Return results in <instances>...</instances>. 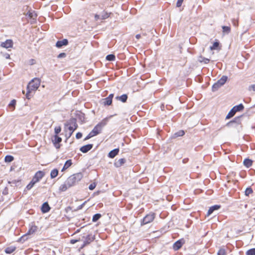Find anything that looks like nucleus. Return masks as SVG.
Returning <instances> with one entry per match:
<instances>
[{"instance_id": "nucleus-62", "label": "nucleus", "mask_w": 255, "mask_h": 255, "mask_svg": "<svg viewBox=\"0 0 255 255\" xmlns=\"http://www.w3.org/2000/svg\"><path fill=\"white\" fill-rule=\"evenodd\" d=\"M23 94H24V91H22Z\"/></svg>"}, {"instance_id": "nucleus-41", "label": "nucleus", "mask_w": 255, "mask_h": 255, "mask_svg": "<svg viewBox=\"0 0 255 255\" xmlns=\"http://www.w3.org/2000/svg\"><path fill=\"white\" fill-rule=\"evenodd\" d=\"M200 62H204L206 64L208 63L210 60L208 58L201 57V59L199 60Z\"/></svg>"}, {"instance_id": "nucleus-55", "label": "nucleus", "mask_w": 255, "mask_h": 255, "mask_svg": "<svg viewBox=\"0 0 255 255\" xmlns=\"http://www.w3.org/2000/svg\"><path fill=\"white\" fill-rule=\"evenodd\" d=\"M113 97H114V94H110V95L108 97V98H110V99H111V100H112Z\"/></svg>"}, {"instance_id": "nucleus-6", "label": "nucleus", "mask_w": 255, "mask_h": 255, "mask_svg": "<svg viewBox=\"0 0 255 255\" xmlns=\"http://www.w3.org/2000/svg\"><path fill=\"white\" fill-rule=\"evenodd\" d=\"M13 46V41L11 39H7L5 41L1 42L0 46L5 48H11Z\"/></svg>"}, {"instance_id": "nucleus-61", "label": "nucleus", "mask_w": 255, "mask_h": 255, "mask_svg": "<svg viewBox=\"0 0 255 255\" xmlns=\"http://www.w3.org/2000/svg\"><path fill=\"white\" fill-rule=\"evenodd\" d=\"M9 57H10V56H9V54H6V55H5V58H6V59H8V58H9Z\"/></svg>"}, {"instance_id": "nucleus-46", "label": "nucleus", "mask_w": 255, "mask_h": 255, "mask_svg": "<svg viewBox=\"0 0 255 255\" xmlns=\"http://www.w3.org/2000/svg\"><path fill=\"white\" fill-rule=\"evenodd\" d=\"M15 104H16V101L15 100H13L11 101L10 103L9 104V107H10V106L13 107L12 110H13L14 109V106H15Z\"/></svg>"}, {"instance_id": "nucleus-31", "label": "nucleus", "mask_w": 255, "mask_h": 255, "mask_svg": "<svg viewBox=\"0 0 255 255\" xmlns=\"http://www.w3.org/2000/svg\"><path fill=\"white\" fill-rule=\"evenodd\" d=\"M104 104L105 105L110 106L112 104V100L110 99V98H108V97L104 99Z\"/></svg>"}, {"instance_id": "nucleus-17", "label": "nucleus", "mask_w": 255, "mask_h": 255, "mask_svg": "<svg viewBox=\"0 0 255 255\" xmlns=\"http://www.w3.org/2000/svg\"><path fill=\"white\" fill-rule=\"evenodd\" d=\"M113 117V116H111L109 118H106L104 119L100 123H99L98 125L100 126V127L102 128L103 127L107 125L108 122L109 121V119Z\"/></svg>"}, {"instance_id": "nucleus-16", "label": "nucleus", "mask_w": 255, "mask_h": 255, "mask_svg": "<svg viewBox=\"0 0 255 255\" xmlns=\"http://www.w3.org/2000/svg\"><path fill=\"white\" fill-rule=\"evenodd\" d=\"M220 208V206L219 205H214L213 206L211 207L208 210L207 215H210L215 210H217Z\"/></svg>"}, {"instance_id": "nucleus-29", "label": "nucleus", "mask_w": 255, "mask_h": 255, "mask_svg": "<svg viewBox=\"0 0 255 255\" xmlns=\"http://www.w3.org/2000/svg\"><path fill=\"white\" fill-rule=\"evenodd\" d=\"M235 114H236V113L234 111V110L233 109H232L231 110V111L229 112V113H228V114L227 115L226 118V119H229L231 118L235 115Z\"/></svg>"}, {"instance_id": "nucleus-11", "label": "nucleus", "mask_w": 255, "mask_h": 255, "mask_svg": "<svg viewBox=\"0 0 255 255\" xmlns=\"http://www.w3.org/2000/svg\"><path fill=\"white\" fill-rule=\"evenodd\" d=\"M184 243V242L183 240H179L175 242L173 245V249L177 251L179 249H180L183 245V244Z\"/></svg>"}, {"instance_id": "nucleus-19", "label": "nucleus", "mask_w": 255, "mask_h": 255, "mask_svg": "<svg viewBox=\"0 0 255 255\" xmlns=\"http://www.w3.org/2000/svg\"><path fill=\"white\" fill-rule=\"evenodd\" d=\"M70 187L69 186V185H67V182L65 181L63 184L60 185L59 189L60 191L63 192L65 191L68 188Z\"/></svg>"}, {"instance_id": "nucleus-5", "label": "nucleus", "mask_w": 255, "mask_h": 255, "mask_svg": "<svg viewBox=\"0 0 255 255\" xmlns=\"http://www.w3.org/2000/svg\"><path fill=\"white\" fill-rule=\"evenodd\" d=\"M37 230V226H36L35 225H32L31 226V227L30 228V229H29L28 232L25 235H24V236H23L21 237V240H23V241H24L25 240V238L27 235L33 234L34 233H35L36 232Z\"/></svg>"}, {"instance_id": "nucleus-54", "label": "nucleus", "mask_w": 255, "mask_h": 255, "mask_svg": "<svg viewBox=\"0 0 255 255\" xmlns=\"http://www.w3.org/2000/svg\"><path fill=\"white\" fill-rule=\"evenodd\" d=\"M233 24H234L235 26H237V25H238V21H236L235 19H234V20H233Z\"/></svg>"}, {"instance_id": "nucleus-39", "label": "nucleus", "mask_w": 255, "mask_h": 255, "mask_svg": "<svg viewBox=\"0 0 255 255\" xmlns=\"http://www.w3.org/2000/svg\"><path fill=\"white\" fill-rule=\"evenodd\" d=\"M184 133H185L184 131L182 130H179V131L177 132L176 133H175V135L176 137L181 136H183L184 134Z\"/></svg>"}, {"instance_id": "nucleus-57", "label": "nucleus", "mask_w": 255, "mask_h": 255, "mask_svg": "<svg viewBox=\"0 0 255 255\" xmlns=\"http://www.w3.org/2000/svg\"><path fill=\"white\" fill-rule=\"evenodd\" d=\"M135 37L136 39H138L141 37V35L139 34H136Z\"/></svg>"}, {"instance_id": "nucleus-53", "label": "nucleus", "mask_w": 255, "mask_h": 255, "mask_svg": "<svg viewBox=\"0 0 255 255\" xmlns=\"http://www.w3.org/2000/svg\"><path fill=\"white\" fill-rule=\"evenodd\" d=\"M77 242H78V240H71L70 241V243L72 244H74L76 243H77Z\"/></svg>"}, {"instance_id": "nucleus-60", "label": "nucleus", "mask_w": 255, "mask_h": 255, "mask_svg": "<svg viewBox=\"0 0 255 255\" xmlns=\"http://www.w3.org/2000/svg\"><path fill=\"white\" fill-rule=\"evenodd\" d=\"M29 17H30L31 18H32L33 16V14L32 13H31V12H29Z\"/></svg>"}, {"instance_id": "nucleus-1", "label": "nucleus", "mask_w": 255, "mask_h": 255, "mask_svg": "<svg viewBox=\"0 0 255 255\" xmlns=\"http://www.w3.org/2000/svg\"><path fill=\"white\" fill-rule=\"evenodd\" d=\"M40 85V80L39 78H34L28 84L27 90L29 92L36 91Z\"/></svg>"}, {"instance_id": "nucleus-2", "label": "nucleus", "mask_w": 255, "mask_h": 255, "mask_svg": "<svg viewBox=\"0 0 255 255\" xmlns=\"http://www.w3.org/2000/svg\"><path fill=\"white\" fill-rule=\"evenodd\" d=\"M155 218V214L153 213H150L145 216L142 220L141 225H144L151 223L153 221Z\"/></svg>"}, {"instance_id": "nucleus-14", "label": "nucleus", "mask_w": 255, "mask_h": 255, "mask_svg": "<svg viewBox=\"0 0 255 255\" xmlns=\"http://www.w3.org/2000/svg\"><path fill=\"white\" fill-rule=\"evenodd\" d=\"M126 162V159L125 158H121L116 161L114 164L117 167H119L122 166Z\"/></svg>"}, {"instance_id": "nucleus-30", "label": "nucleus", "mask_w": 255, "mask_h": 255, "mask_svg": "<svg viewBox=\"0 0 255 255\" xmlns=\"http://www.w3.org/2000/svg\"><path fill=\"white\" fill-rule=\"evenodd\" d=\"M223 32L224 33L228 34L231 31V28L229 26H223Z\"/></svg>"}, {"instance_id": "nucleus-37", "label": "nucleus", "mask_w": 255, "mask_h": 255, "mask_svg": "<svg viewBox=\"0 0 255 255\" xmlns=\"http://www.w3.org/2000/svg\"><path fill=\"white\" fill-rule=\"evenodd\" d=\"M247 255H255V248L249 250L247 252Z\"/></svg>"}, {"instance_id": "nucleus-47", "label": "nucleus", "mask_w": 255, "mask_h": 255, "mask_svg": "<svg viewBox=\"0 0 255 255\" xmlns=\"http://www.w3.org/2000/svg\"><path fill=\"white\" fill-rule=\"evenodd\" d=\"M183 0H178L176 3L177 7H180L181 6Z\"/></svg>"}, {"instance_id": "nucleus-56", "label": "nucleus", "mask_w": 255, "mask_h": 255, "mask_svg": "<svg viewBox=\"0 0 255 255\" xmlns=\"http://www.w3.org/2000/svg\"><path fill=\"white\" fill-rule=\"evenodd\" d=\"M73 132H74L73 131H69V132L68 133V138H69L71 136V135L72 134Z\"/></svg>"}, {"instance_id": "nucleus-50", "label": "nucleus", "mask_w": 255, "mask_h": 255, "mask_svg": "<svg viewBox=\"0 0 255 255\" xmlns=\"http://www.w3.org/2000/svg\"><path fill=\"white\" fill-rule=\"evenodd\" d=\"M93 136H94L92 135V134L91 132H90L89 133V134L87 136V137L85 138V140L88 139Z\"/></svg>"}, {"instance_id": "nucleus-28", "label": "nucleus", "mask_w": 255, "mask_h": 255, "mask_svg": "<svg viewBox=\"0 0 255 255\" xmlns=\"http://www.w3.org/2000/svg\"><path fill=\"white\" fill-rule=\"evenodd\" d=\"M58 173V171L56 169H54L52 170L50 173V176L51 178H54L56 177Z\"/></svg>"}, {"instance_id": "nucleus-24", "label": "nucleus", "mask_w": 255, "mask_h": 255, "mask_svg": "<svg viewBox=\"0 0 255 255\" xmlns=\"http://www.w3.org/2000/svg\"><path fill=\"white\" fill-rule=\"evenodd\" d=\"M15 249H16V248L15 247L11 246V247L6 248L5 250V252L6 254H11L12 253H13L15 250Z\"/></svg>"}, {"instance_id": "nucleus-38", "label": "nucleus", "mask_w": 255, "mask_h": 255, "mask_svg": "<svg viewBox=\"0 0 255 255\" xmlns=\"http://www.w3.org/2000/svg\"><path fill=\"white\" fill-rule=\"evenodd\" d=\"M253 193V190L251 188H247L245 191V195L249 196L250 194Z\"/></svg>"}, {"instance_id": "nucleus-40", "label": "nucleus", "mask_w": 255, "mask_h": 255, "mask_svg": "<svg viewBox=\"0 0 255 255\" xmlns=\"http://www.w3.org/2000/svg\"><path fill=\"white\" fill-rule=\"evenodd\" d=\"M219 42H215L213 43V45L212 46L210 47L211 50H214L217 48V47L219 46Z\"/></svg>"}, {"instance_id": "nucleus-12", "label": "nucleus", "mask_w": 255, "mask_h": 255, "mask_svg": "<svg viewBox=\"0 0 255 255\" xmlns=\"http://www.w3.org/2000/svg\"><path fill=\"white\" fill-rule=\"evenodd\" d=\"M68 43V40L64 39L62 40L58 41L56 43V46L58 48H61L62 46L67 45Z\"/></svg>"}, {"instance_id": "nucleus-33", "label": "nucleus", "mask_w": 255, "mask_h": 255, "mask_svg": "<svg viewBox=\"0 0 255 255\" xmlns=\"http://www.w3.org/2000/svg\"><path fill=\"white\" fill-rule=\"evenodd\" d=\"M14 157L11 155H6L5 157L4 160L6 162H10L13 161Z\"/></svg>"}, {"instance_id": "nucleus-23", "label": "nucleus", "mask_w": 255, "mask_h": 255, "mask_svg": "<svg viewBox=\"0 0 255 255\" xmlns=\"http://www.w3.org/2000/svg\"><path fill=\"white\" fill-rule=\"evenodd\" d=\"M228 79L227 76H223L217 82L222 86L226 83Z\"/></svg>"}, {"instance_id": "nucleus-44", "label": "nucleus", "mask_w": 255, "mask_h": 255, "mask_svg": "<svg viewBox=\"0 0 255 255\" xmlns=\"http://www.w3.org/2000/svg\"><path fill=\"white\" fill-rule=\"evenodd\" d=\"M96 186V184L95 183H92L89 185V189L90 190H93L95 188Z\"/></svg>"}, {"instance_id": "nucleus-8", "label": "nucleus", "mask_w": 255, "mask_h": 255, "mask_svg": "<svg viewBox=\"0 0 255 255\" xmlns=\"http://www.w3.org/2000/svg\"><path fill=\"white\" fill-rule=\"evenodd\" d=\"M93 147V144H87L86 145L82 146L80 150L81 152L83 153H86L89 150H90Z\"/></svg>"}, {"instance_id": "nucleus-49", "label": "nucleus", "mask_w": 255, "mask_h": 255, "mask_svg": "<svg viewBox=\"0 0 255 255\" xmlns=\"http://www.w3.org/2000/svg\"><path fill=\"white\" fill-rule=\"evenodd\" d=\"M31 92H29L28 91V90H27V93L26 94V98L28 99H29L30 98V93H31Z\"/></svg>"}, {"instance_id": "nucleus-10", "label": "nucleus", "mask_w": 255, "mask_h": 255, "mask_svg": "<svg viewBox=\"0 0 255 255\" xmlns=\"http://www.w3.org/2000/svg\"><path fill=\"white\" fill-rule=\"evenodd\" d=\"M102 129V128L100 127V126L97 125L94 127L93 129L90 132L93 136H95L101 132Z\"/></svg>"}, {"instance_id": "nucleus-43", "label": "nucleus", "mask_w": 255, "mask_h": 255, "mask_svg": "<svg viewBox=\"0 0 255 255\" xmlns=\"http://www.w3.org/2000/svg\"><path fill=\"white\" fill-rule=\"evenodd\" d=\"M249 90L251 92H255V84H253L249 86Z\"/></svg>"}, {"instance_id": "nucleus-45", "label": "nucleus", "mask_w": 255, "mask_h": 255, "mask_svg": "<svg viewBox=\"0 0 255 255\" xmlns=\"http://www.w3.org/2000/svg\"><path fill=\"white\" fill-rule=\"evenodd\" d=\"M226 252L224 249H220L218 252V255H225Z\"/></svg>"}, {"instance_id": "nucleus-25", "label": "nucleus", "mask_w": 255, "mask_h": 255, "mask_svg": "<svg viewBox=\"0 0 255 255\" xmlns=\"http://www.w3.org/2000/svg\"><path fill=\"white\" fill-rule=\"evenodd\" d=\"M72 164V161H71V160H68L66 161L62 169V171H64L65 170V169H67L68 168H69Z\"/></svg>"}, {"instance_id": "nucleus-9", "label": "nucleus", "mask_w": 255, "mask_h": 255, "mask_svg": "<svg viewBox=\"0 0 255 255\" xmlns=\"http://www.w3.org/2000/svg\"><path fill=\"white\" fill-rule=\"evenodd\" d=\"M66 181L67 182V185H69L70 187L74 185L77 183L73 175L69 177Z\"/></svg>"}, {"instance_id": "nucleus-35", "label": "nucleus", "mask_w": 255, "mask_h": 255, "mask_svg": "<svg viewBox=\"0 0 255 255\" xmlns=\"http://www.w3.org/2000/svg\"><path fill=\"white\" fill-rule=\"evenodd\" d=\"M101 217V215L100 214H96L93 217L92 221L94 222L97 221Z\"/></svg>"}, {"instance_id": "nucleus-18", "label": "nucleus", "mask_w": 255, "mask_h": 255, "mask_svg": "<svg viewBox=\"0 0 255 255\" xmlns=\"http://www.w3.org/2000/svg\"><path fill=\"white\" fill-rule=\"evenodd\" d=\"M232 109L234 110V111L236 113V112H240V111H243V109H244V107L242 104H240L239 105L234 106Z\"/></svg>"}, {"instance_id": "nucleus-51", "label": "nucleus", "mask_w": 255, "mask_h": 255, "mask_svg": "<svg viewBox=\"0 0 255 255\" xmlns=\"http://www.w3.org/2000/svg\"><path fill=\"white\" fill-rule=\"evenodd\" d=\"M66 56V54L65 53H61L59 54L58 56V58H62Z\"/></svg>"}, {"instance_id": "nucleus-58", "label": "nucleus", "mask_w": 255, "mask_h": 255, "mask_svg": "<svg viewBox=\"0 0 255 255\" xmlns=\"http://www.w3.org/2000/svg\"><path fill=\"white\" fill-rule=\"evenodd\" d=\"M19 181H17V182H18ZM16 182H17V181L16 180H13V181H12L11 182H10L9 181L8 183H13V184H15L16 183Z\"/></svg>"}, {"instance_id": "nucleus-13", "label": "nucleus", "mask_w": 255, "mask_h": 255, "mask_svg": "<svg viewBox=\"0 0 255 255\" xmlns=\"http://www.w3.org/2000/svg\"><path fill=\"white\" fill-rule=\"evenodd\" d=\"M119 152V148H116L113 150H111L108 154V156L110 158H114Z\"/></svg>"}, {"instance_id": "nucleus-21", "label": "nucleus", "mask_w": 255, "mask_h": 255, "mask_svg": "<svg viewBox=\"0 0 255 255\" xmlns=\"http://www.w3.org/2000/svg\"><path fill=\"white\" fill-rule=\"evenodd\" d=\"M74 178L77 182L81 180L83 177V174L81 173H78L73 175Z\"/></svg>"}, {"instance_id": "nucleus-20", "label": "nucleus", "mask_w": 255, "mask_h": 255, "mask_svg": "<svg viewBox=\"0 0 255 255\" xmlns=\"http://www.w3.org/2000/svg\"><path fill=\"white\" fill-rule=\"evenodd\" d=\"M116 99L118 100H120L121 102L125 103L127 101L128 99V96L126 94H124L121 96H117Z\"/></svg>"}, {"instance_id": "nucleus-48", "label": "nucleus", "mask_w": 255, "mask_h": 255, "mask_svg": "<svg viewBox=\"0 0 255 255\" xmlns=\"http://www.w3.org/2000/svg\"><path fill=\"white\" fill-rule=\"evenodd\" d=\"M82 133L81 132H78L77 134H76V137L77 139H80L82 137Z\"/></svg>"}, {"instance_id": "nucleus-59", "label": "nucleus", "mask_w": 255, "mask_h": 255, "mask_svg": "<svg viewBox=\"0 0 255 255\" xmlns=\"http://www.w3.org/2000/svg\"><path fill=\"white\" fill-rule=\"evenodd\" d=\"M86 245H87V244H85V243L84 242V244L82 246V247H81V249H82L84 247H85Z\"/></svg>"}, {"instance_id": "nucleus-15", "label": "nucleus", "mask_w": 255, "mask_h": 255, "mask_svg": "<svg viewBox=\"0 0 255 255\" xmlns=\"http://www.w3.org/2000/svg\"><path fill=\"white\" fill-rule=\"evenodd\" d=\"M50 207L47 202L43 204L41 207V211L43 213L48 212L50 210Z\"/></svg>"}, {"instance_id": "nucleus-52", "label": "nucleus", "mask_w": 255, "mask_h": 255, "mask_svg": "<svg viewBox=\"0 0 255 255\" xmlns=\"http://www.w3.org/2000/svg\"><path fill=\"white\" fill-rule=\"evenodd\" d=\"M95 19L96 20L98 19H101V15L100 14H96L95 16Z\"/></svg>"}, {"instance_id": "nucleus-27", "label": "nucleus", "mask_w": 255, "mask_h": 255, "mask_svg": "<svg viewBox=\"0 0 255 255\" xmlns=\"http://www.w3.org/2000/svg\"><path fill=\"white\" fill-rule=\"evenodd\" d=\"M244 164L246 167H249L252 165V161L249 159H246L244 161Z\"/></svg>"}, {"instance_id": "nucleus-42", "label": "nucleus", "mask_w": 255, "mask_h": 255, "mask_svg": "<svg viewBox=\"0 0 255 255\" xmlns=\"http://www.w3.org/2000/svg\"><path fill=\"white\" fill-rule=\"evenodd\" d=\"M61 128L60 127H57L55 128L54 131L55 133V135H57L60 131H61Z\"/></svg>"}, {"instance_id": "nucleus-32", "label": "nucleus", "mask_w": 255, "mask_h": 255, "mask_svg": "<svg viewBox=\"0 0 255 255\" xmlns=\"http://www.w3.org/2000/svg\"><path fill=\"white\" fill-rule=\"evenodd\" d=\"M221 87V85H220V84H219V83L218 82H217L213 85L212 90L213 91H216Z\"/></svg>"}, {"instance_id": "nucleus-26", "label": "nucleus", "mask_w": 255, "mask_h": 255, "mask_svg": "<svg viewBox=\"0 0 255 255\" xmlns=\"http://www.w3.org/2000/svg\"><path fill=\"white\" fill-rule=\"evenodd\" d=\"M101 19H105L107 18L110 16V13L106 11H103L101 14Z\"/></svg>"}, {"instance_id": "nucleus-22", "label": "nucleus", "mask_w": 255, "mask_h": 255, "mask_svg": "<svg viewBox=\"0 0 255 255\" xmlns=\"http://www.w3.org/2000/svg\"><path fill=\"white\" fill-rule=\"evenodd\" d=\"M94 240V238L93 236L91 235H88L86 237L84 242L85 243V244L88 245L90 244L92 241H93Z\"/></svg>"}, {"instance_id": "nucleus-3", "label": "nucleus", "mask_w": 255, "mask_h": 255, "mask_svg": "<svg viewBox=\"0 0 255 255\" xmlns=\"http://www.w3.org/2000/svg\"><path fill=\"white\" fill-rule=\"evenodd\" d=\"M67 126H68V129L69 131H74L78 128V125L75 119H71Z\"/></svg>"}, {"instance_id": "nucleus-34", "label": "nucleus", "mask_w": 255, "mask_h": 255, "mask_svg": "<svg viewBox=\"0 0 255 255\" xmlns=\"http://www.w3.org/2000/svg\"><path fill=\"white\" fill-rule=\"evenodd\" d=\"M36 183L32 179L31 182L27 185L26 189L28 190L31 189Z\"/></svg>"}, {"instance_id": "nucleus-4", "label": "nucleus", "mask_w": 255, "mask_h": 255, "mask_svg": "<svg viewBox=\"0 0 255 255\" xmlns=\"http://www.w3.org/2000/svg\"><path fill=\"white\" fill-rule=\"evenodd\" d=\"M45 173L42 171H37L33 176L32 180L36 183L38 182L44 176Z\"/></svg>"}, {"instance_id": "nucleus-7", "label": "nucleus", "mask_w": 255, "mask_h": 255, "mask_svg": "<svg viewBox=\"0 0 255 255\" xmlns=\"http://www.w3.org/2000/svg\"><path fill=\"white\" fill-rule=\"evenodd\" d=\"M61 141L62 138L57 135H55L52 139V142L56 148H59L60 147L59 143L61 142Z\"/></svg>"}, {"instance_id": "nucleus-36", "label": "nucleus", "mask_w": 255, "mask_h": 255, "mask_svg": "<svg viewBox=\"0 0 255 255\" xmlns=\"http://www.w3.org/2000/svg\"><path fill=\"white\" fill-rule=\"evenodd\" d=\"M115 56L113 54H109L106 57V59L108 61H114L115 60Z\"/></svg>"}]
</instances>
